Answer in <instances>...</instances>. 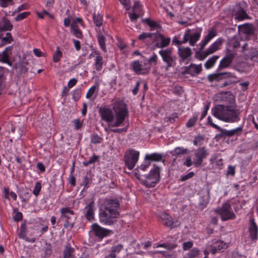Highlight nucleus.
<instances>
[{"label": "nucleus", "instance_id": "obj_1", "mask_svg": "<svg viewBox=\"0 0 258 258\" xmlns=\"http://www.w3.org/2000/svg\"><path fill=\"white\" fill-rule=\"evenodd\" d=\"M213 116L226 122H235L240 120V111L231 106L218 105L212 109Z\"/></svg>", "mask_w": 258, "mask_h": 258}, {"label": "nucleus", "instance_id": "obj_2", "mask_svg": "<svg viewBox=\"0 0 258 258\" xmlns=\"http://www.w3.org/2000/svg\"><path fill=\"white\" fill-rule=\"evenodd\" d=\"M60 212L61 217L58 222L60 220L64 221V227L70 230L72 229L74 226V220L76 218L74 211L69 208H63L60 209Z\"/></svg>", "mask_w": 258, "mask_h": 258}, {"label": "nucleus", "instance_id": "obj_3", "mask_svg": "<svg viewBox=\"0 0 258 258\" xmlns=\"http://www.w3.org/2000/svg\"><path fill=\"white\" fill-rule=\"evenodd\" d=\"M215 212L220 216L221 220L223 221L233 220L236 218L231 206L227 203H224L221 207L216 209Z\"/></svg>", "mask_w": 258, "mask_h": 258}, {"label": "nucleus", "instance_id": "obj_4", "mask_svg": "<svg viewBox=\"0 0 258 258\" xmlns=\"http://www.w3.org/2000/svg\"><path fill=\"white\" fill-rule=\"evenodd\" d=\"M119 216V214L111 213L109 211L100 209L99 214V221L104 225H111L117 221Z\"/></svg>", "mask_w": 258, "mask_h": 258}, {"label": "nucleus", "instance_id": "obj_5", "mask_svg": "<svg viewBox=\"0 0 258 258\" xmlns=\"http://www.w3.org/2000/svg\"><path fill=\"white\" fill-rule=\"evenodd\" d=\"M160 168L158 166H154L153 169L146 176L144 180V184L147 187H153L160 180Z\"/></svg>", "mask_w": 258, "mask_h": 258}, {"label": "nucleus", "instance_id": "obj_6", "mask_svg": "<svg viewBox=\"0 0 258 258\" xmlns=\"http://www.w3.org/2000/svg\"><path fill=\"white\" fill-rule=\"evenodd\" d=\"M172 49L171 48L162 49L159 51V54L162 59L167 65L165 70L168 71L169 68L174 67L176 64V57L172 56Z\"/></svg>", "mask_w": 258, "mask_h": 258}, {"label": "nucleus", "instance_id": "obj_7", "mask_svg": "<svg viewBox=\"0 0 258 258\" xmlns=\"http://www.w3.org/2000/svg\"><path fill=\"white\" fill-rule=\"evenodd\" d=\"M139 152L133 149L129 150L124 156L125 164L128 169H133L138 161Z\"/></svg>", "mask_w": 258, "mask_h": 258}, {"label": "nucleus", "instance_id": "obj_8", "mask_svg": "<svg viewBox=\"0 0 258 258\" xmlns=\"http://www.w3.org/2000/svg\"><path fill=\"white\" fill-rule=\"evenodd\" d=\"M128 116V112L126 107L118 108L115 111V121L109 124V126L111 127L119 126Z\"/></svg>", "mask_w": 258, "mask_h": 258}, {"label": "nucleus", "instance_id": "obj_9", "mask_svg": "<svg viewBox=\"0 0 258 258\" xmlns=\"http://www.w3.org/2000/svg\"><path fill=\"white\" fill-rule=\"evenodd\" d=\"M232 15L235 20L242 21L249 18L241 3L234 6L232 9Z\"/></svg>", "mask_w": 258, "mask_h": 258}, {"label": "nucleus", "instance_id": "obj_10", "mask_svg": "<svg viewBox=\"0 0 258 258\" xmlns=\"http://www.w3.org/2000/svg\"><path fill=\"white\" fill-rule=\"evenodd\" d=\"M208 154L209 152L205 147L198 148L195 152V158L194 159L193 164L196 167L200 166L203 163L204 159H205Z\"/></svg>", "mask_w": 258, "mask_h": 258}, {"label": "nucleus", "instance_id": "obj_11", "mask_svg": "<svg viewBox=\"0 0 258 258\" xmlns=\"http://www.w3.org/2000/svg\"><path fill=\"white\" fill-rule=\"evenodd\" d=\"M153 37L155 47L164 48L167 47L170 44V38L169 37H164L162 34L159 33H154Z\"/></svg>", "mask_w": 258, "mask_h": 258}, {"label": "nucleus", "instance_id": "obj_12", "mask_svg": "<svg viewBox=\"0 0 258 258\" xmlns=\"http://www.w3.org/2000/svg\"><path fill=\"white\" fill-rule=\"evenodd\" d=\"M119 207V203L117 199H106L102 205V208L106 211H109L111 213L119 214L118 209Z\"/></svg>", "mask_w": 258, "mask_h": 258}, {"label": "nucleus", "instance_id": "obj_13", "mask_svg": "<svg viewBox=\"0 0 258 258\" xmlns=\"http://www.w3.org/2000/svg\"><path fill=\"white\" fill-rule=\"evenodd\" d=\"M91 227L94 235L100 239H102L112 233L111 230L103 228L97 223L92 224Z\"/></svg>", "mask_w": 258, "mask_h": 258}, {"label": "nucleus", "instance_id": "obj_14", "mask_svg": "<svg viewBox=\"0 0 258 258\" xmlns=\"http://www.w3.org/2000/svg\"><path fill=\"white\" fill-rule=\"evenodd\" d=\"M240 33L244 34L245 39L249 40L251 36H253L255 33V27L251 23H245L238 26Z\"/></svg>", "mask_w": 258, "mask_h": 258}, {"label": "nucleus", "instance_id": "obj_15", "mask_svg": "<svg viewBox=\"0 0 258 258\" xmlns=\"http://www.w3.org/2000/svg\"><path fill=\"white\" fill-rule=\"evenodd\" d=\"M99 113L102 120L108 122L109 124L112 122L114 116L112 111L105 107H101L99 109Z\"/></svg>", "mask_w": 258, "mask_h": 258}, {"label": "nucleus", "instance_id": "obj_16", "mask_svg": "<svg viewBox=\"0 0 258 258\" xmlns=\"http://www.w3.org/2000/svg\"><path fill=\"white\" fill-rule=\"evenodd\" d=\"M231 78H235V76L229 72L214 73L209 75L207 77L210 82H219L221 80Z\"/></svg>", "mask_w": 258, "mask_h": 258}, {"label": "nucleus", "instance_id": "obj_17", "mask_svg": "<svg viewBox=\"0 0 258 258\" xmlns=\"http://www.w3.org/2000/svg\"><path fill=\"white\" fill-rule=\"evenodd\" d=\"M235 54L233 53L228 51L226 55L220 61V64L217 69V71H220L224 69L229 67L232 63Z\"/></svg>", "mask_w": 258, "mask_h": 258}, {"label": "nucleus", "instance_id": "obj_18", "mask_svg": "<svg viewBox=\"0 0 258 258\" xmlns=\"http://www.w3.org/2000/svg\"><path fill=\"white\" fill-rule=\"evenodd\" d=\"M258 227L254 222L253 218L249 220L248 227L249 237L252 241H256L257 239Z\"/></svg>", "mask_w": 258, "mask_h": 258}, {"label": "nucleus", "instance_id": "obj_19", "mask_svg": "<svg viewBox=\"0 0 258 258\" xmlns=\"http://www.w3.org/2000/svg\"><path fill=\"white\" fill-rule=\"evenodd\" d=\"M243 130V127L242 126H239L237 127L236 128L230 130V131H227L226 130L221 129V131L220 132V134L219 135H217L216 136V138H218L219 137H224V136H227L228 137H232L234 135L236 136H239L241 135L242 132Z\"/></svg>", "mask_w": 258, "mask_h": 258}, {"label": "nucleus", "instance_id": "obj_20", "mask_svg": "<svg viewBox=\"0 0 258 258\" xmlns=\"http://www.w3.org/2000/svg\"><path fill=\"white\" fill-rule=\"evenodd\" d=\"M132 68L137 74L145 75L149 72L151 67L143 68L139 61H135L132 64Z\"/></svg>", "mask_w": 258, "mask_h": 258}, {"label": "nucleus", "instance_id": "obj_21", "mask_svg": "<svg viewBox=\"0 0 258 258\" xmlns=\"http://www.w3.org/2000/svg\"><path fill=\"white\" fill-rule=\"evenodd\" d=\"M192 54L191 50L188 47L178 48V54L182 61L189 59Z\"/></svg>", "mask_w": 258, "mask_h": 258}, {"label": "nucleus", "instance_id": "obj_22", "mask_svg": "<svg viewBox=\"0 0 258 258\" xmlns=\"http://www.w3.org/2000/svg\"><path fill=\"white\" fill-rule=\"evenodd\" d=\"M202 70L201 64L197 65L191 63L189 66L185 68L184 74H188L192 76H196L201 73Z\"/></svg>", "mask_w": 258, "mask_h": 258}, {"label": "nucleus", "instance_id": "obj_23", "mask_svg": "<svg viewBox=\"0 0 258 258\" xmlns=\"http://www.w3.org/2000/svg\"><path fill=\"white\" fill-rule=\"evenodd\" d=\"M222 43V39L221 38L217 40L214 43L211 45L209 48L205 50V56H208L219 50Z\"/></svg>", "mask_w": 258, "mask_h": 258}, {"label": "nucleus", "instance_id": "obj_24", "mask_svg": "<svg viewBox=\"0 0 258 258\" xmlns=\"http://www.w3.org/2000/svg\"><path fill=\"white\" fill-rule=\"evenodd\" d=\"M201 32L202 28H200L197 29L194 32H190V31H189V43L191 46H194L197 41L199 40L201 37Z\"/></svg>", "mask_w": 258, "mask_h": 258}, {"label": "nucleus", "instance_id": "obj_25", "mask_svg": "<svg viewBox=\"0 0 258 258\" xmlns=\"http://www.w3.org/2000/svg\"><path fill=\"white\" fill-rule=\"evenodd\" d=\"M161 219H162V224L167 227H169L170 228L174 227L173 221L171 217L166 213H162L160 216Z\"/></svg>", "mask_w": 258, "mask_h": 258}, {"label": "nucleus", "instance_id": "obj_26", "mask_svg": "<svg viewBox=\"0 0 258 258\" xmlns=\"http://www.w3.org/2000/svg\"><path fill=\"white\" fill-rule=\"evenodd\" d=\"M13 28V25L9 20L3 17L0 21V33L7 31H10Z\"/></svg>", "mask_w": 258, "mask_h": 258}, {"label": "nucleus", "instance_id": "obj_27", "mask_svg": "<svg viewBox=\"0 0 258 258\" xmlns=\"http://www.w3.org/2000/svg\"><path fill=\"white\" fill-rule=\"evenodd\" d=\"M208 43V42L204 39L202 41L199 50L196 52V58L199 59V60H202L207 57L205 56V51H203V49Z\"/></svg>", "mask_w": 258, "mask_h": 258}, {"label": "nucleus", "instance_id": "obj_28", "mask_svg": "<svg viewBox=\"0 0 258 258\" xmlns=\"http://www.w3.org/2000/svg\"><path fill=\"white\" fill-rule=\"evenodd\" d=\"M28 64V62L26 61H22L19 63H15V67L19 73L22 75L27 72L28 69L27 68V66Z\"/></svg>", "mask_w": 258, "mask_h": 258}, {"label": "nucleus", "instance_id": "obj_29", "mask_svg": "<svg viewBox=\"0 0 258 258\" xmlns=\"http://www.w3.org/2000/svg\"><path fill=\"white\" fill-rule=\"evenodd\" d=\"M95 54L97 55L95 59L94 66L95 69L97 71H100L102 69L103 66V57L100 55L99 51L95 52Z\"/></svg>", "mask_w": 258, "mask_h": 258}, {"label": "nucleus", "instance_id": "obj_30", "mask_svg": "<svg viewBox=\"0 0 258 258\" xmlns=\"http://www.w3.org/2000/svg\"><path fill=\"white\" fill-rule=\"evenodd\" d=\"M190 151L186 148L182 147H176L174 150L170 151V153L174 156H178L181 155H186L189 153Z\"/></svg>", "mask_w": 258, "mask_h": 258}, {"label": "nucleus", "instance_id": "obj_31", "mask_svg": "<svg viewBox=\"0 0 258 258\" xmlns=\"http://www.w3.org/2000/svg\"><path fill=\"white\" fill-rule=\"evenodd\" d=\"M93 206L94 203L91 202L86 207L87 212L85 214V217L89 221H90L94 219Z\"/></svg>", "mask_w": 258, "mask_h": 258}, {"label": "nucleus", "instance_id": "obj_32", "mask_svg": "<svg viewBox=\"0 0 258 258\" xmlns=\"http://www.w3.org/2000/svg\"><path fill=\"white\" fill-rule=\"evenodd\" d=\"M145 159L148 160L159 161L162 160L163 156L161 154L155 153L151 154H147Z\"/></svg>", "mask_w": 258, "mask_h": 258}, {"label": "nucleus", "instance_id": "obj_33", "mask_svg": "<svg viewBox=\"0 0 258 258\" xmlns=\"http://www.w3.org/2000/svg\"><path fill=\"white\" fill-rule=\"evenodd\" d=\"M151 28V30L153 31L155 29H160L161 28V26L157 23L156 22L154 21L151 20L149 18L145 19L143 20Z\"/></svg>", "mask_w": 258, "mask_h": 258}, {"label": "nucleus", "instance_id": "obj_34", "mask_svg": "<svg viewBox=\"0 0 258 258\" xmlns=\"http://www.w3.org/2000/svg\"><path fill=\"white\" fill-rule=\"evenodd\" d=\"M219 57V56L218 55H214L212 57L209 58L205 63V67L207 69L211 68L213 66H214Z\"/></svg>", "mask_w": 258, "mask_h": 258}, {"label": "nucleus", "instance_id": "obj_35", "mask_svg": "<svg viewBox=\"0 0 258 258\" xmlns=\"http://www.w3.org/2000/svg\"><path fill=\"white\" fill-rule=\"evenodd\" d=\"M97 39L98 43L100 45V47L104 52H106V48L105 45V37L101 33H99L97 35Z\"/></svg>", "mask_w": 258, "mask_h": 258}, {"label": "nucleus", "instance_id": "obj_36", "mask_svg": "<svg viewBox=\"0 0 258 258\" xmlns=\"http://www.w3.org/2000/svg\"><path fill=\"white\" fill-rule=\"evenodd\" d=\"M248 55L251 60L258 62V50L256 48H251Z\"/></svg>", "mask_w": 258, "mask_h": 258}, {"label": "nucleus", "instance_id": "obj_37", "mask_svg": "<svg viewBox=\"0 0 258 258\" xmlns=\"http://www.w3.org/2000/svg\"><path fill=\"white\" fill-rule=\"evenodd\" d=\"M94 23L97 27H100L102 25L103 18L102 16L99 14L94 13L93 15Z\"/></svg>", "mask_w": 258, "mask_h": 258}, {"label": "nucleus", "instance_id": "obj_38", "mask_svg": "<svg viewBox=\"0 0 258 258\" xmlns=\"http://www.w3.org/2000/svg\"><path fill=\"white\" fill-rule=\"evenodd\" d=\"M74 251V248L69 246H66L63 251V258H74L73 255Z\"/></svg>", "mask_w": 258, "mask_h": 258}, {"label": "nucleus", "instance_id": "obj_39", "mask_svg": "<svg viewBox=\"0 0 258 258\" xmlns=\"http://www.w3.org/2000/svg\"><path fill=\"white\" fill-rule=\"evenodd\" d=\"M217 32L215 29L212 28L208 31V33L205 36L204 40L209 42L213 38L216 36Z\"/></svg>", "mask_w": 258, "mask_h": 258}, {"label": "nucleus", "instance_id": "obj_40", "mask_svg": "<svg viewBox=\"0 0 258 258\" xmlns=\"http://www.w3.org/2000/svg\"><path fill=\"white\" fill-rule=\"evenodd\" d=\"M149 164H148V165H141L140 166L138 167V168L137 169V172H136V177L139 179H142V177L143 176L140 172L144 171L147 169V168L149 166Z\"/></svg>", "mask_w": 258, "mask_h": 258}, {"label": "nucleus", "instance_id": "obj_41", "mask_svg": "<svg viewBox=\"0 0 258 258\" xmlns=\"http://www.w3.org/2000/svg\"><path fill=\"white\" fill-rule=\"evenodd\" d=\"M62 56V53L58 46L56 48L55 52L53 55V61L54 62H58Z\"/></svg>", "mask_w": 258, "mask_h": 258}, {"label": "nucleus", "instance_id": "obj_42", "mask_svg": "<svg viewBox=\"0 0 258 258\" xmlns=\"http://www.w3.org/2000/svg\"><path fill=\"white\" fill-rule=\"evenodd\" d=\"M2 35L0 34V39L5 44L11 43L13 41V38L10 33H7L5 37H1Z\"/></svg>", "mask_w": 258, "mask_h": 258}, {"label": "nucleus", "instance_id": "obj_43", "mask_svg": "<svg viewBox=\"0 0 258 258\" xmlns=\"http://www.w3.org/2000/svg\"><path fill=\"white\" fill-rule=\"evenodd\" d=\"M99 159V157L94 155L88 161H85L83 164L85 166H88L89 165L95 163Z\"/></svg>", "mask_w": 258, "mask_h": 258}, {"label": "nucleus", "instance_id": "obj_44", "mask_svg": "<svg viewBox=\"0 0 258 258\" xmlns=\"http://www.w3.org/2000/svg\"><path fill=\"white\" fill-rule=\"evenodd\" d=\"M198 120V116H193L189 118L188 121L186 123V126L187 127H193Z\"/></svg>", "mask_w": 258, "mask_h": 258}, {"label": "nucleus", "instance_id": "obj_45", "mask_svg": "<svg viewBox=\"0 0 258 258\" xmlns=\"http://www.w3.org/2000/svg\"><path fill=\"white\" fill-rule=\"evenodd\" d=\"M123 245L121 244H118L116 245L113 246L111 248V251L117 255V254L120 252L122 249Z\"/></svg>", "mask_w": 258, "mask_h": 258}, {"label": "nucleus", "instance_id": "obj_46", "mask_svg": "<svg viewBox=\"0 0 258 258\" xmlns=\"http://www.w3.org/2000/svg\"><path fill=\"white\" fill-rule=\"evenodd\" d=\"M27 228L25 223L22 224L20 227V231L19 233V237L21 238H25L26 236Z\"/></svg>", "mask_w": 258, "mask_h": 258}, {"label": "nucleus", "instance_id": "obj_47", "mask_svg": "<svg viewBox=\"0 0 258 258\" xmlns=\"http://www.w3.org/2000/svg\"><path fill=\"white\" fill-rule=\"evenodd\" d=\"M9 53L4 50L0 54V60L4 62H7L9 60Z\"/></svg>", "mask_w": 258, "mask_h": 258}, {"label": "nucleus", "instance_id": "obj_48", "mask_svg": "<svg viewBox=\"0 0 258 258\" xmlns=\"http://www.w3.org/2000/svg\"><path fill=\"white\" fill-rule=\"evenodd\" d=\"M178 118V115L176 113H173L169 116L166 117L164 118L165 122H170L173 123L175 121V119Z\"/></svg>", "mask_w": 258, "mask_h": 258}, {"label": "nucleus", "instance_id": "obj_49", "mask_svg": "<svg viewBox=\"0 0 258 258\" xmlns=\"http://www.w3.org/2000/svg\"><path fill=\"white\" fill-rule=\"evenodd\" d=\"M153 34L154 33H152L144 32L139 36L138 39L140 40H143L147 38H152L153 36Z\"/></svg>", "mask_w": 258, "mask_h": 258}, {"label": "nucleus", "instance_id": "obj_50", "mask_svg": "<svg viewBox=\"0 0 258 258\" xmlns=\"http://www.w3.org/2000/svg\"><path fill=\"white\" fill-rule=\"evenodd\" d=\"M9 5H14L13 0H0V6L3 8L7 7Z\"/></svg>", "mask_w": 258, "mask_h": 258}, {"label": "nucleus", "instance_id": "obj_51", "mask_svg": "<svg viewBox=\"0 0 258 258\" xmlns=\"http://www.w3.org/2000/svg\"><path fill=\"white\" fill-rule=\"evenodd\" d=\"M102 140V138L97 135H93L91 138V142L95 144L101 143Z\"/></svg>", "mask_w": 258, "mask_h": 258}, {"label": "nucleus", "instance_id": "obj_52", "mask_svg": "<svg viewBox=\"0 0 258 258\" xmlns=\"http://www.w3.org/2000/svg\"><path fill=\"white\" fill-rule=\"evenodd\" d=\"M204 138L203 136H198L195 138L194 140V145L198 146V145H201L202 141L204 140Z\"/></svg>", "mask_w": 258, "mask_h": 258}, {"label": "nucleus", "instance_id": "obj_53", "mask_svg": "<svg viewBox=\"0 0 258 258\" xmlns=\"http://www.w3.org/2000/svg\"><path fill=\"white\" fill-rule=\"evenodd\" d=\"M215 244L216 246H217L219 250H220L222 249H225L227 247L226 243L222 241H217Z\"/></svg>", "mask_w": 258, "mask_h": 258}, {"label": "nucleus", "instance_id": "obj_54", "mask_svg": "<svg viewBox=\"0 0 258 258\" xmlns=\"http://www.w3.org/2000/svg\"><path fill=\"white\" fill-rule=\"evenodd\" d=\"M207 123L209 124L212 127L216 128L219 131L221 132L222 128L213 123L210 116H209L207 118Z\"/></svg>", "mask_w": 258, "mask_h": 258}, {"label": "nucleus", "instance_id": "obj_55", "mask_svg": "<svg viewBox=\"0 0 258 258\" xmlns=\"http://www.w3.org/2000/svg\"><path fill=\"white\" fill-rule=\"evenodd\" d=\"M41 188V184L40 182H37L35 184V186L34 187V189L33 191V194L37 196L39 195L40 191Z\"/></svg>", "mask_w": 258, "mask_h": 258}, {"label": "nucleus", "instance_id": "obj_56", "mask_svg": "<svg viewBox=\"0 0 258 258\" xmlns=\"http://www.w3.org/2000/svg\"><path fill=\"white\" fill-rule=\"evenodd\" d=\"M30 14L29 12H24L19 14L15 18L17 21H20L26 18Z\"/></svg>", "mask_w": 258, "mask_h": 258}, {"label": "nucleus", "instance_id": "obj_57", "mask_svg": "<svg viewBox=\"0 0 258 258\" xmlns=\"http://www.w3.org/2000/svg\"><path fill=\"white\" fill-rule=\"evenodd\" d=\"M189 31H190V29H188L187 30H186L185 33L184 34V36H183V39L182 41H181V44H182L183 43H185L187 41H189Z\"/></svg>", "mask_w": 258, "mask_h": 258}, {"label": "nucleus", "instance_id": "obj_58", "mask_svg": "<svg viewBox=\"0 0 258 258\" xmlns=\"http://www.w3.org/2000/svg\"><path fill=\"white\" fill-rule=\"evenodd\" d=\"M199 254V250L196 248L192 249L188 254V258H194Z\"/></svg>", "mask_w": 258, "mask_h": 258}, {"label": "nucleus", "instance_id": "obj_59", "mask_svg": "<svg viewBox=\"0 0 258 258\" xmlns=\"http://www.w3.org/2000/svg\"><path fill=\"white\" fill-rule=\"evenodd\" d=\"M141 7L140 2L139 1H135L133 7V11L135 12L137 11V12H139L141 10Z\"/></svg>", "mask_w": 258, "mask_h": 258}, {"label": "nucleus", "instance_id": "obj_60", "mask_svg": "<svg viewBox=\"0 0 258 258\" xmlns=\"http://www.w3.org/2000/svg\"><path fill=\"white\" fill-rule=\"evenodd\" d=\"M159 246L164 247L168 249H172L175 248L176 246V245L173 243H166L160 244Z\"/></svg>", "mask_w": 258, "mask_h": 258}, {"label": "nucleus", "instance_id": "obj_61", "mask_svg": "<svg viewBox=\"0 0 258 258\" xmlns=\"http://www.w3.org/2000/svg\"><path fill=\"white\" fill-rule=\"evenodd\" d=\"M194 174H195V173L194 172H190L186 175L182 176L180 178V180L181 181H185L187 180V179L192 177L194 176Z\"/></svg>", "mask_w": 258, "mask_h": 258}, {"label": "nucleus", "instance_id": "obj_62", "mask_svg": "<svg viewBox=\"0 0 258 258\" xmlns=\"http://www.w3.org/2000/svg\"><path fill=\"white\" fill-rule=\"evenodd\" d=\"M236 77H235V78H229L230 80H227V81H226L221 86V87H226L227 86H228V85H230L232 84H233V83H236V81H235V80H233V79H235Z\"/></svg>", "mask_w": 258, "mask_h": 258}, {"label": "nucleus", "instance_id": "obj_63", "mask_svg": "<svg viewBox=\"0 0 258 258\" xmlns=\"http://www.w3.org/2000/svg\"><path fill=\"white\" fill-rule=\"evenodd\" d=\"M96 89V86H93L92 87L88 92H87L86 94V97L87 98H90L91 97V96L93 95L94 93L95 92V90Z\"/></svg>", "mask_w": 258, "mask_h": 258}, {"label": "nucleus", "instance_id": "obj_64", "mask_svg": "<svg viewBox=\"0 0 258 258\" xmlns=\"http://www.w3.org/2000/svg\"><path fill=\"white\" fill-rule=\"evenodd\" d=\"M157 62V56L155 53H154V54L149 59L148 62L150 64L153 63L155 64H156Z\"/></svg>", "mask_w": 258, "mask_h": 258}]
</instances>
